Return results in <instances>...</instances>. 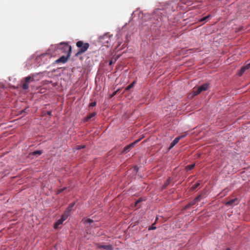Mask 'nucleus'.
<instances>
[{
  "mask_svg": "<svg viewBox=\"0 0 250 250\" xmlns=\"http://www.w3.org/2000/svg\"><path fill=\"white\" fill-rule=\"evenodd\" d=\"M76 46L79 49L75 54V56H78L87 51L89 47V44L87 42H84L83 41H80L77 42Z\"/></svg>",
  "mask_w": 250,
  "mask_h": 250,
  "instance_id": "obj_1",
  "label": "nucleus"
},
{
  "mask_svg": "<svg viewBox=\"0 0 250 250\" xmlns=\"http://www.w3.org/2000/svg\"><path fill=\"white\" fill-rule=\"evenodd\" d=\"M57 49L62 50L64 53H66L68 56H70L72 48L67 42H62L56 45Z\"/></svg>",
  "mask_w": 250,
  "mask_h": 250,
  "instance_id": "obj_2",
  "label": "nucleus"
},
{
  "mask_svg": "<svg viewBox=\"0 0 250 250\" xmlns=\"http://www.w3.org/2000/svg\"><path fill=\"white\" fill-rule=\"evenodd\" d=\"M208 84L204 83L200 86H199L197 87H194L192 91V96L193 97L194 96L200 94L203 91H206L208 90Z\"/></svg>",
  "mask_w": 250,
  "mask_h": 250,
  "instance_id": "obj_3",
  "label": "nucleus"
},
{
  "mask_svg": "<svg viewBox=\"0 0 250 250\" xmlns=\"http://www.w3.org/2000/svg\"><path fill=\"white\" fill-rule=\"evenodd\" d=\"M34 81V77L28 76L23 79L21 82L22 83V88L23 90H27L29 88V84Z\"/></svg>",
  "mask_w": 250,
  "mask_h": 250,
  "instance_id": "obj_4",
  "label": "nucleus"
},
{
  "mask_svg": "<svg viewBox=\"0 0 250 250\" xmlns=\"http://www.w3.org/2000/svg\"><path fill=\"white\" fill-rule=\"evenodd\" d=\"M186 136V135H180V136H177V137H176L174 139V140L171 143L170 146H169V149H170L171 148H172L176 144H177L178 143V142L180 141V139L184 138Z\"/></svg>",
  "mask_w": 250,
  "mask_h": 250,
  "instance_id": "obj_5",
  "label": "nucleus"
},
{
  "mask_svg": "<svg viewBox=\"0 0 250 250\" xmlns=\"http://www.w3.org/2000/svg\"><path fill=\"white\" fill-rule=\"evenodd\" d=\"M69 57L70 56H68L67 54L66 55V56H62L60 58L56 60L55 61V62L56 63H64L67 61Z\"/></svg>",
  "mask_w": 250,
  "mask_h": 250,
  "instance_id": "obj_6",
  "label": "nucleus"
},
{
  "mask_svg": "<svg viewBox=\"0 0 250 250\" xmlns=\"http://www.w3.org/2000/svg\"><path fill=\"white\" fill-rule=\"evenodd\" d=\"M140 141V139H137V140H136L135 141H134V142L129 144L128 145H127V146H126L124 148V151L125 152H128L129 151V150H130V149L134 147V146L136 144H137V143H138L139 141Z\"/></svg>",
  "mask_w": 250,
  "mask_h": 250,
  "instance_id": "obj_7",
  "label": "nucleus"
},
{
  "mask_svg": "<svg viewBox=\"0 0 250 250\" xmlns=\"http://www.w3.org/2000/svg\"><path fill=\"white\" fill-rule=\"evenodd\" d=\"M96 245L98 249H103L106 250H113V247L111 245H101L100 244H97Z\"/></svg>",
  "mask_w": 250,
  "mask_h": 250,
  "instance_id": "obj_8",
  "label": "nucleus"
},
{
  "mask_svg": "<svg viewBox=\"0 0 250 250\" xmlns=\"http://www.w3.org/2000/svg\"><path fill=\"white\" fill-rule=\"evenodd\" d=\"M239 203V201L237 198L230 200L226 203L227 206H233L234 205H237Z\"/></svg>",
  "mask_w": 250,
  "mask_h": 250,
  "instance_id": "obj_9",
  "label": "nucleus"
},
{
  "mask_svg": "<svg viewBox=\"0 0 250 250\" xmlns=\"http://www.w3.org/2000/svg\"><path fill=\"white\" fill-rule=\"evenodd\" d=\"M250 68V62L241 67V68L240 69V71L239 72V75L241 76L246 70L249 69Z\"/></svg>",
  "mask_w": 250,
  "mask_h": 250,
  "instance_id": "obj_10",
  "label": "nucleus"
},
{
  "mask_svg": "<svg viewBox=\"0 0 250 250\" xmlns=\"http://www.w3.org/2000/svg\"><path fill=\"white\" fill-rule=\"evenodd\" d=\"M63 221H64L62 220V218L58 220L55 223L54 225V229H57V228H58L59 225L62 224Z\"/></svg>",
  "mask_w": 250,
  "mask_h": 250,
  "instance_id": "obj_11",
  "label": "nucleus"
},
{
  "mask_svg": "<svg viewBox=\"0 0 250 250\" xmlns=\"http://www.w3.org/2000/svg\"><path fill=\"white\" fill-rule=\"evenodd\" d=\"M70 213L68 211L65 210L63 214L62 215L61 218L63 221H65L69 216Z\"/></svg>",
  "mask_w": 250,
  "mask_h": 250,
  "instance_id": "obj_12",
  "label": "nucleus"
},
{
  "mask_svg": "<svg viewBox=\"0 0 250 250\" xmlns=\"http://www.w3.org/2000/svg\"><path fill=\"white\" fill-rule=\"evenodd\" d=\"M96 115V112H93L92 113H90V114H88L86 116V117L85 118L84 121H86V122L88 121L90 119H91V118H93L94 117H95Z\"/></svg>",
  "mask_w": 250,
  "mask_h": 250,
  "instance_id": "obj_13",
  "label": "nucleus"
},
{
  "mask_svg": "<svg viewBox=\"0 0 250 250\" xmlns=\"http://www.w3.org/2000/svg\"><path fill=\"white\" fill-rule=\"evenodd\" d=\"M170 180L169 179H167L164 183V184L162 185V189H165L166 188L168 185L170 184Z\"/></svg>",
  "mask_w": 250,
  "mask_h": 250,
  "instance_id": "obj_14",
  "label": "nucleus"
},
{
  "mask_svg": "<svg viewBox=\"0 0 250 250\" xmlns=\"http://www.w3.org/2000/svg\"><path fill=\"white\" fill-rule=\"evenodd\" d=\"M196 204V203L194 200L189 202L186 206V208H189L190 206H193Z\"/></svg>",
  "mask_w": 250,
  "mask_h": 250,
  "instance_id": "obj_15",
  "label": "nucleus"
},
{
  "mask_svg": "<svg viewBox=\"0 0 250 250\" xmlns=\"http://www.w3.org/2000/svg\"><path fill=\"white\" fill-rule=\"evenodd\" d=\"M200 185V183L199 182H197L196 183H195L194 185H193L191 188H190V190H194V189H195L197 188H198Z\"/></svg>",
  "mask_w": 250,
  "mask_h": 250,
  "instance_id": "obj_16",
  "label": "nucleus"
},
{
  "mask_svg": "<svg viewBox=\"0 0 250 250\" xmlns=\"http://www.w3.org/2000/svg\"><path fill=\"white\" fill-rule=\"evenodd\" d=\"M75 205V203H72L68 206V208H66L65 210L68 211L69 213L70 212L72 208L74 207Z\"/></svg>",
  "mask_w": 250,
  "mask_h": 250,
  "instance_id": "obj_17",
  "label": "nucleus"
},
{
  "mask_svg": "<svg viewBox=\"0 0 250 250\" xmlns=\"http://www.w3.org/2000/svg\"><path fill=\"white\" fill-rule=\"evenodd\" d=\"M42 153V150H36L32 152L33 155H40Z\"/></svg>",
  "mask_w": 250,
  "mask_h": 250,
  "instance_id": "obj_18",
  "label": "nucleus"
},
{
  "mask_svg": "<svg viewBox=\"0 0 250 250\" xmlns=\"http://www.w3.org/2000/svg\"><path fill=\"white\" fill-rule=\"evenodd\" d=\"M195 165L192 164V165H189L186 167V169L187 171L190 170L193 168L194 167Z\"/></svg>",
  "mask_w": 250,
  "mask_h": 250,
  "instance_id": "obj_19",
  "label": "nucleus"
},
{
  "mask_svg": "<svg viewBox=\"0 0 250 250\" xmlns=\"http://www.w3.org/2000/svg\"><path fill=\"white\" fill-rule=\"evenodd\" d=\"M134 83H135V82H132L131 83H130L129 85H128V86L125 88V90H129L130 88H132V87L134 86Z\"/></svg>",
  "mask_w": 250,
  "mask_h": 250,
  "instance_id": "obj_20",
  "label": "nucleus"
},
{
  "mask_svg": "<svg viewBox=\"0 0 250 250\" xmlns=\"http://www.w3.org/2000/svg\"><path fill=\"white\" fill-rule=\"evenodd\" d=\"M201 198V195H199L197 196L195 199H194V201H195V203L198 202L200 201Z\"/></svg>",
  "mask_w": 250,
  "mask_h": 250,
  "instance_id": "obj_21",
  "label": "nucleus"
},
{
  "mask_svg": "<svg viewBox=\"0 0 250 250\" xmlns=\"http://www.w3.org/2000/svg\"><path fill=\"white\" fill-rule=\"evenodd\" d=\"M157 220V218H156V220H155V223H153V224L151 225V226L150 227H149V229H149V230L155 229H156V227L154 226V225H155V223H156V222Z\"/></svg>",
  "mask_w": 250,
  "mask_h": 250,
  "instance_id": "obj_22",
  "label": "nucleus"
},
{
  "mask_svg": "<svg viewBox=\"0 0 250 250\" xmlns=\"http://www.w3.org/2000/svg\"><path fill=\"white\" fill-rule=\"evenodd\" d=\"M96 104H97V103L95 101L90 103L89 104V108H90L91 107L95 106L96 105Z\"/></svg>",
  "mask_w": 250,
  "mask_h": 250,
  "instance_id": "obj_23",
  "label": "nucleus"
},
{
  "mask_svg": "<svg viewBox=\"0 0 250 250\" xmlns=\"http://www.w3.org/2000/svg\"><path fill=\"white\" fill-rule=\"evenodd\" d=\"M85 147L84 145H78L76 146V149L77 150H79L82 148H84Z\"/></svg>",
  "mask_w": 250,
  "mask_h": 250,
  "instance_id": "obj_24",
  "label": "nucleus"
},
{
  "mask_svg": "<svg viewBox=\"0 0 250 250\" xmlns=\"http://www.w3.org/2000/svg\"><path fill=\"white\" fill-rule=\"evenodd\" d=\"M210 15H208L207 16H205L204 17H203V18H202L201 20H200V21H206L207 20H208L209 17H210Z\"/></svg>",
  "mask_w": 250,
  "mask_h": 250,
  "instance_id": "obj_25",
  "label": "nucleus"
},
{
  "mask_svg": "<svg viewBox=\"0 0 250 250\" xmlns=\"http://www.w3.org/2000/svg\"><path fill=\"white\" fill-rule=\"evenodd\" d=\"M65 189H66V188H60V189H58V190L57 191V194H59V193L62 192L64 190H65Z\"/></svg>",
  "mask_w": 250,
  "mask_h": 250,
  "instance_id": "obj_26",
  "label": "nucleus"
},
{
  "mask_svg": "<svg viewBox=\"0 0 250 250\" xmlns=\"http://www.w3.org/2000/svg\"><path fill=\"white\" fill-rule=\"evenodd\" d=\"M86 223H91L93 222V220L91 219H86L85 221Z\"/></svg>",
  "mask_w": 250,
  "mask_h": 250,
  "instance_id": "obj_27",
  "label": "nucleus"
},
{
  "mask_svg": "<svg viewBox=\"0 0 250 250\" xmlns=\"http://www.w3.org/2000/svg\"><path fill=\"white\" fill-rule=\"evenodd\" d=\"M116 60L114 59V60L113 59L109 61V64L111 65L112 63H114L116 62Z\"/></svg>",
  "mask_w": 250,
  "mask_h": 250,
  "instance_id": "obj_28",
  "label": "nucleus"
},
{
  "mask_svg": "<svg viewBox=\"0 0 250 250\" xmlns=\"http://www.w3.org/2000/svg\"><path fill=\"white\" fill-rule=\"evenodd\" d=\"M142 201V199L141 198H140L139 199H138L135 203V205L137 206L138 204H139V203H140L141 201Z\"/></svg>",
  "mask_w": 250,
  "mask_h": 250,
  "instance_id": "obj_29",
  "label": "nucleus"
},
{
  "mask_svg": "<svg viewBox=\"0 0 250 250\" xmlns=\"http://www.w3.org/2000/svg\"><path fill=\"white\" fill-rule=\"evenodd\" d=\"M118 91H119V90H116V91H114V92L113 93V94L111 95L110 97H113L114 96H115V95L117 94V93L118 92Z\"/></svg>",
  "mask_w": 250,
  "mask_h": 250,
  "instance_id": "obj_30",
  "label": "nucleus"
},
{
  "mask_svg": "<svg viewBox=\"0 0 250 250\" xmlns=\"http://www.w3.org/2000/svg\"><path fill=\"white\" fill-rule=\"evenodd\" d=\"M47 114L48 116H51V111H47Z\"/></svg>",
  "mask_w": 250,
  "mask_h": 250,
  "instance_id": "obj_31",
  "label": "nucleus"
},
{
  "mask_svg": "<svg viewBox=\"0 0 250 250\" xmlns=\"http://www.w3.org/2000/svg\"><path fill=\"white\" fill-rule=\"evenodd\" d=\"M226 250H230V249L229 248H228Z\"/></svg>",
  "mask_w": 250,
  "mask_h": 250,
  "instance_id": "obj_32",
  "label": "nucleus"
}]
</instances>
